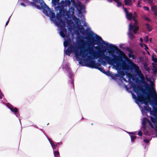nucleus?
<instances>
[{
	"label": "nucleus",
	"mask_w": 157,
	"mask_h": 157,
	"mask_svg": "<svg viewBox=\"0 0 157 157\" xmlns=\"http://www.w3.org/2000/svg\"><path fill=\"white\" fill-rule=\"evenodd\" d=\"M80 52L76 48L74 51L79 63L82 66L98 69L108 76L117 80L115 77H119V81H127L123 76L126 75L129 83L131 80L139 83H144L145 78L139 67L129 59L128 64L119 60V57L114 51H108L105 54L103 51L91 50L85 54L86 48L82 46Z\"/></svg>",
	"instance_id": "nucleus-1"
},
{
	"label": "nucleus",
	"mask_w": 157,
	"mask_h": 157,
	"mask_svg": "<svg viewBox=\"0 0 157 157\" xmlns=\"http://www.w3.org/2000/svg\"><path fill=\"white\" fill-rule=\"evenodd\" d=\"M68 19L67 21V24L68 25V32L67 33V30L65 28V24L64 23L61 21L60 16L58 15L57 17V19L54 20V17H52L53 20H51L56 25V26L59 29V34L64 39L65 41L63 42V45L65 48L64 50V54L70 56L71 53L73 52L75 54L76 60L78 61L75 56V52L74 51L76 48L78 49V51L79 53L80 52V50L82 48V46L86 48V51L84 52L85 54L89 52L91 50L94 51L92 48H88L86 47V44L82 40H77L78 46L75 43H73V44H71V41L69 37L70 33H71V30H74L77 35L78 38L82 40L83 38L82 36L79 34L80 33L84 35L85 33V29L83 26L81 25V22L79 19L75 16L71 17L72 21H70L71 17L69 16L67 17Z\"/></svg>",
	"instance_id": "nucleus-2"
},
{
	"label": "nucleus",
	"mask_w": 157,
	"mask_h": 157,
	"mask_svg": "<svg viewBox=\"0 0 157 157\" xmlns=\"http://www.w3.org/2000/svg\"><path fill=\"white\" fill-rule=\"evenodd\" d=\"M147 82L150 81V84L149 85L145 81L144 83L145 89L139 87L138 85L132 84L131 86L134 92L137 95V97L134 94L132 91H130L132 95L133 98L135 100L136 103L139 105L143 115L147 116V112H149L150 114L153 115L154 117H150V118L155 126L157 125V110H151L148 105V104L152 106L155 109V106H157V94L154 87V83L152 81L146 78Z\"/></svg>",
	"instance_id": "nucleus-3"
},
{
	"label": "nucleus",
	"mask_w": 157,
	"mask_h": 157,
	"mask_svg": "<svg viewBox=\"0 0 157 157\" xmlns=\"http://www.w3.org/2000/svg\"><path fill=\"white\" fill-rule=\"evenodd\" d=\"M71 1L70 0H62L61 2L58 4V5L55 7V9L56 10H59L60 12L62 13V12H63V16L61 15L60 14L58 13L57 14L56 17H55V13L53 12V10H51L49 8L50 10L54 13V20H56L57 19V17L58 15H59L60 16V19H61V21L65 23V21L67 23V21L68 19L67 16H69L70 17H71V20L69 19L70 20L72 21L71 17L72 16H75L74 15V14L71 15H69L68 14V13L69 12V11L68 12L67 11V7L70 6L71 4Z\"/></svg>",
	"instance_id": "nucleus-4"
},
{
	"label": "nucleus",
	"mask_w": 157,
	"mask_h": 157,
	"mask_svg": "<svg viewBox=\"0 0 157 157\" xmlns=\"http://www.w3.org/2000/svg\"><path fill=\"white\" fill-rule=\"evenodd\" d=\"M33 2H30V5L33 7H34L38 9H40L41 8L42 9L43 13L47 16L49 17L51 20H53L52 17H54V14L52 12L43 0H32Z\"/></svg>",
	"instance_id": "nucleus-5"
},
{
	"label": "nucleus",
	"mask_w": 157,
	"mask_h": 157,
	"mask_svg": "<svg viewBox=\"0 0 157 157\" xmlns=\"http://www.w3.org/2000/svg\"><path fill=\"white\" fill-rule=\"evenodd\" d=\"M123 9L125 13L126 17L128 20H131L132 17L135 22L134 25H132V23H130L129 25L128 35L130 39H132L134 38V36L132 33L130 32V31H132L134 33H136L138 29V27L137 25V22L135 18L136 16V14H135L132 16L131 13L130 12L128 13L126 8L123 7Z\"/></svg>",
	"instance_id": "nucleus-6"
},
{
	"label": "nucleus",
	"mask_w": 157,
	"mask_h": 157,
	"mask_svg": "<svg viewBox=\"0 0 157 157\" xmlns=\"http://www.w3.org/2000/svg\"><path fill=\"white\" fill-rule=\"evenodd\" d=\"M71 0L72 2V4L71 7L69 9V12L67 14L71 16L73 15L74 13L75 8L78 12V16L79 17H82V18L85 20L84 17L83 16L82 14L83 12H85L84 6L78 1H77L76 4L75 0Z\"/></svg>",
	"instance_id": "nucleus-7"
},
{
	"label": "nucleus",
	"mask_w": 157,
	"mask_h": 157,
	"mask_svg": "<svg viewBox=\"0 0 157 157\" xmlns=\"http://www.w3.org/2000/svg\"><path fill=\"white\" fill-rule=\"evenodd\" d=\"M86 31L89 33L90 35L93 36L97 40V42L98 44H104L106 46L109 45L110 47L115 48V46L113 44H109L107 41H104L102 40L101 38L98 35L94 33L91 30V28L89 26L87 27Z\"/></svg>",
	"instance_id": "nucleus-8"
},
{
	"label": "nucleus",
	"mask_w": 157,
	"mask_h": 157,
	"mask_svg": "<svg viewBox=\"0 0 157 157\" xmlns=\"http://www.w3.org/2000/svg\"><path fill=\"white\" fill-rule=\"evenodd\" d=\"M142 127L141 129L144 132L145 135H147V130L148 128H153L154 126L151 123L147 118H143L142 120Z\"/></svg>",
	"instance_id": "nucleus-9"
},
{
	"label": "nucleus",
	"mask_w": 157,
	"mask_h": 157,
	"mask_svg": "<svg viewBox=\"0 0 157 157\" xmlns=\"http://www.w3.org/2000/svg\"><path fill=\"white\" fill-rule=\"evenodd\" d=\"M7 107L13 112L15 114L17 117V113L18 109L16 107H13L11 104L9 103H7L6 105Z\"/></svg>",
	"instance_id": "nucleus-10"
},
{
	"label": "nucleus",
	"mask_w": 157,
	"mask_h": 157,
	"mask_svg": "<svg viewBox=\"0 0 157 157\" xmlns=\"http://www.w3.org/2000/svg\"><path fill=\"white\" fill-rule=\"evenodd\" d=\"M135 2V0H124V1L125 5L128 6L132 5L133 2Z\"/></svg>",
	"instance_id": "nucleus-11"
},
{
	"label": "nucleus",
	"mask_w": 157,
	"mask_h": 157,
	"mask_svg": "<svg viewBox=\"0 0 157 157\" xmlns=\"http://www.w3.org/2000/svg\"><path fill=\"white\" fill-rule=\"evenodd\" d=\"M62 67L63 69H64L67 71H70V69L69 67V65L68 63H67L66 64H65L64 63H63Z\"/></svg>",
	"instance_id": "nucleus-12"
},
{
	"label": "nucleus",
	"mask_w": 157,
	"mask_h": 157,
	"mask_svg": "<svg viewBox=\"0 0 157 157\" xmlns=\"http://www.w3.org/2000/svg\"><path fill=\"white\" fill-rule=\"evenodd\" d=\"M151 10L154 12V15L157 16V6H153L151 7Z\"/></svg>",
	"instance_id": "nucleus-13"
},
{
	"label": "nucleus",
	"mask_w": 157,
	"mask_h": 157,
	"mask_svg": "<svg viewBox=\"0 0 157 157\" xmlns=\"http://www.w3.org/2000/svg\"><path fill=\"white\" fill-rule=\"evenodd\" d=\"M48 140L50 144L51 145L53 149H54L57 146V144L54 143V142L50 138H48Z\"/></svg>",
	"instance_id": "nucleus-14"
},
{
	"label": "nucleus",
	"mask_w": 157,
	"mask_h": 157,
	"mask_svg": "<svg viewBox=\"0 0 157 157\" xmlns=\"http://www.w3.org/2000/svg\"><path fill=\"white\" fill-rule=\"evenodd\" d=\"M146 28L148 31H151L152 29V27L151 26L149 25V24L147 23L146 24Z\"/></svg>",
	"instance_id": "nucleus-15"
},
{
	"label": "nucleus",
	"mask_w": 157,
	"mask_h": 157,
	"mask_svg": "<svg viewBox=\"0 0 157 157\" xmlns=\"http://www.w3.org/2000/svg\"><path fill=\"white\" fill-rule=\"evenodd\" d=\"M59 0H52V2L54 6H55L57 4L58 6V4L59 3Z\"/></svg>",
	"instance_id": "nucleus-16"
},
{
	"label": "nucleus",
	"mask_w": 157,
	"mask_h": 157,
	"mask_svg": "<svg viewBox=\"0 0 157 157\" xmlns=\"http://www.w3.org/2000/svg\"><path fill=\"white\" fill-rule=\"evenodd\" d=\"M114 1L117 3V7H120L121 6V3L120 2L118 1V0H114Z\"/></svg>",
	"instance_id": "nucleus-17"
},
{
	"label": "nucleus",
	"mask_w": 157,
	"mask_h": 157,
	"mask_svg": "<svg viewBox=\"0 0 157 157\" xmlns=\"http://www.w3.org/2000/svg\"><path fill=\"white\" fill-rule=\"evenodd\" d=\"M128 56L129 58H132V59H135L136 58L135 56L133 54V53L128 54Z\"/></svg>",
	"instance_id": "nucleus-18"
},
{
	"label": "nucleus",
	"mask_w": 157,
	"mask_h": 157,
	"mask_svg": "<svg viewBox=\"0 0 157 157\" xmlns=\"http://www.w3.org/2000/svg\"><path fill=\"white\" fill-rule=\"evenodd\" d=\"M53 152L55 157H60L59 153L58 151H54Z\"/></svg>",
	"instance_id": "nucleus-19"
},
{
	"label": "nucleus",
	"mask_w": 157,
	"mask_h": 157,
	"mask_svg": "<svg viewBox=\"0 0 157 157\" xmlns=\"http://www.w3.org/2000/svg\"><path fill=\"white\" fill-rule=\"evenodd\" d=\"M152 60L155 63H157V58L154 56V55H153L151 56Z\"/></svg>",
	"instance_id": "nucleus-20"
},
{
	"label": "nucleus",
	"mask_w": 157,
	"mask_h": 157,
	"mask_svg": "<svg viewBox=\"0 0 157 157\" xmlns=\"http://www.w3.org/2000/svg\"><path fill=\"white\" fill-rule=\"evenodd\" d=\"M130 137L131 141L132 142H133L136 138V136H134L131 135L130 136Z\"/></svg>",
	"instance_id": "nucleus-21"
},
{
	"label": "nucleus",
	"mask_w": 157,
	"mask_h": 157,
	"mask_svg": "<svg viewBox=\"0 0 157 157\" xmlns=\"http://www.w3.org/2000/svg\"><path fill=\"white\" fill-rule=\"evenodd\" d=\"M127 50L128 52V54H131L132 53H133L132 50L129 48H128L127 49Z\"/></svg>",
	"instance_id": "nucleus-22"
},
{
	"label": "nucleus",
	"mask_w": 157,
	"mask_h": 157,
	"mask_svg": "<svg viewBox=\"0 0 157 157\" xmlns=\"http://www.w3.org/2000/svg\"><path fill=\"white\" fill-rule=\"evenodd\" d=\"M148 37L147 36H146L144 38V40L146 42H147L148 41Z\"/></svg>",
	"instance_id": "nucleus-23"
},
{
	"label": "nucleus",
	"mask_w": 157,
	"mask_h": 157,
	"mask_svg": "<svg viewBox=\"0 0 157 157\" xmlns=\"http://www.w3.org/2000/svg\"><path fill=\"white\" fill-rule=\"evenodd\" d=\"M83 25L84 26H86V27H87L88 26H89V25H88L86 21H84L83 22Z\"/></svg>",
	"instance_id": "nucleus-24"
},
{
	"label": "nucleus",
	"mask_w": 157,
	"mask_h": 157,
	"mask_svg": "<svg viewBox=\"0 0 157 157\" xmlns=\"http://www.w3.org/2000/svg\"><path fill=\"white\" fill-rule=\"evenodd\" d=\"M151 139L149 140L147 139H144V141L146 143H148L149 142V141L151 140Z\"/></svg>",
	"instance_id": "nucleus-25"
},
{
	"label": "nucleus",
	"mask_w": 157,
	"mask_h": 157,
	"mask_svg": "<svg viewBox=\"0 0 157 157\" xmlns=\"http://www.w3.org/2000/svg\"><path fill=\"white\" fill-rule=\"evenodd\" d=\"M144 9L145 10L149 11V8L147 6H144L143 7Z\"/></svg>",
	"instance_id": "nucleus-26"
},
{
	"label": "nucleus",
	"mask_w": 157,
	"mask_h": 157,
	"mask_svg": "<svg viewBox=\"0 0 157 157\" xmlns=\"http://www.w3.org/2000/svg\"><path fill=\"white\" fill-rule=\"evenodd\" d=\"M3 95L2 93L1 90H0V99L2 98V97H3Z\"/></svg>",
	"instance_id": "nucleus-27"
},
{
	"label": "nucleus",
	"mask_w": 157,
	"mask_h": 157,
	"mask_svg": "<svg viewBox=\"0 0 157 157\" xmlns=\"http://www.w3.org/2000/svg\"><path fill=\"white\" fill-rule=\"evenodd\" d=\"M144 19L145 20H146V21H147L149 22L151 21V20L149 18L147 17H145L144 18Z\"/></svg>",
	"instance_id": "nucleus-28"
},
{
	"label": "nucleus",
	"mask_w": 157,
	"mask_h": 157,
	"mask_svg": "<svg viewBox=\"0 0 157 157\" xmlns=\"http://www.w3.org/2000/svg\"><path fill=\"white\" fill-rule=\"evenodd\" d=\"M142 132L141 131H140L138 132V135L139 136H142Z\"/></svg>",
	"instance_id": "nucleus-29"
},
{
	"label": "nucleus",
	"mask_w": 157,
	"mask_h": 157,
	"mask_svg": "<svg viewBox=\"0 0 157 157\" xmlns=\"http://www.w3.org/2000/svg\"><path fill=\"white\" fill-rule=\"evenodd\" d=\"M125 131L126 132L128 133L129 134H132V135H135V134H136L135 133V132H128L126 131Z\"/></svg>",
	"instance_id": "nucleus-30"
},
{
	"label": "nucleus",
	"mask_w": 157,
	"mask_h": 157,
	"mask_svg": "<svg viewBox=\"0 0 157 157\" xmlns=\"http://www.w3.org/2000/svg\"><path fill=\"white\" fill-rule=\"evenodd\" d=\"M149 1V2L150 3H153V1H155V0H148Z\"/></svg>",
	"instance_id": "nucleus-31"
},
{
	"label": "nucleus",
	"mask_w": 157,
	"mask_h": 157,
	"mask_svg": "<svg viewBox=\"0 0 157 157\" xmlns=\"http://www.w3.org/2000/svg\"><path fill=\"white\" fill-rule=\"evenodd\" d=\"M10 17H9V19L6 22V26L8 24L9 22V20H10Z\"/></svg>",
	"instance_id": "nucleus-32"
},
{
	"label": "nucleus",
	"mask_w": 157,
	"mask_h": 157,
	"mask_svg": "<svg viewBox=\"0 0 157 157\" xmlns=\"http://www.w3.org/2000/svg\"><path fill=\"white\" fill-rule=\"evenodd\" d=\"M21 6H24V7H25V4L24 3H21Z\"/></svg>",
	"instance_id": "nucleus-33"
},
{
	"label": "nucleus",
	"mask_w": 157,
	"mask_h": 157,
	"mask_svg": "<svg viewBox=\"0 0 157 157\" xmlns=\"http://www.w3.org/2000/svg\"><path fill=\"white\" fill-rule=\"evenodd\" d=\"M90 44L91 45H92L93 46H94V44L92 41H91L90 42Z\"/></svg>",
	"instance_id": "nucleus-34"
},
{
	"label": "nucleus",
	"mask_w": 157,
	"mask_h": 157,
	"mask_svg": "<svg viewBox=\"0 0 157 157\" xmlns=\"http://www.w3.org/2000/svg\"><path fill=\"white\" fill-rule=\"evenodd\" d=\"M144 46L145 47V49L147 50V49H148V48L147 47L145 44H144Z\"/></svg>",
	"instance_id": "nucleus-35"
},
{
	"label": "nucleus",
	"mask_w": 157,
	"mask_h": 157,
	"mask_svg": "<svg viewBox=\"0 0 157 157\" xmlns=\"http://www.w3.org/2000/svg\"><path fill=\"white\" fill-rule=\"evenodd\" d=\"M137 6L138 7H141V6L140 5V4L138 3L137 5Z\"/></svg>",
	"instance_id": "nucleus-36"
},
{
	"label": "nucleus",
	"mask_w": 157,
	"mask_h": 157,
	"mask_svg": "<svg viewBox=\"0 0 157 157\" xmlns=\"http://www.w3.org/2000/svg\"><path fill=\"white\" fill-rule=\"evenodd\" d=\"M140 41L141 42H143V39H142V38H140Z\"/></svg>",
	"instance_id": "nucleus-37"
},
{
	"label": "nucleus",
	"mask_w": 157,
	"mask_h": 157,
	"mask_svg": "<svg viewBox=\"0 0 157 157\" xmlns=\"http://www.w3.org/2000/svg\"><path fill=\"white\" fill-rule=\"evenodd\" d=\"M138 3L139 4H140L141 3V2L140 1H139L138 2Z\"/></svg>",
	"instance_id": "nucleus-38"
},
{
	"label": "nucleus",
	"mask_w": 157,
	"mask_h": 157,
	"mask_svg": "<svg viewBox=\"0 0 157 157\" xmlns=\"http://www.w3.org/2000/svg\"><path fill=\"white\" fill-rule=\"evenodd\" d=\"M125 88H126V90L128 91V88H127V86L126 85H125Z\"/></svg>",
	"instance_id": "nucleus-39"
},
{
	"label": "nucleus",
	"mask_w": 157,
	"mask_h": 157,
	"mask_svg": "<svg viewBox=\"0 0 157 157\" xmlns=\"http://www.w3.org/2000/svg\"><path fill=\"white\" fill-rule=\"evenodd\" d=\"M154 73L155 74H156V71H154Z\"/></svg>",
	"instance_id": "nucleus-40"
},
{
	"label": "nucleus",
	"mask_w": 157,
	"mask_h": 157,
	"mask_svg": "<svg viewBox=\"0 0 157 157\" xmlns=\"http://www.w3.org/2000/svg\"><path fill=\"white\" fill-rule=\"evenodd\" d=\"M95 48L96 49H97L98 48L97 47H95Z\"/></svg>",
	"instance_id": "nucleus-41"
},
{
	"label": "nucleus",
	"mask_w": 157,
	"mask_h": 157,
	"mask_svg": "<svg viewBox=\"0 0 157 157\" xmlns=\"http://www.w3.org/2000/svg\"><path fill=\"white\" fill-rule=\"evenodd\" d=\"M147 53H148V54L149 55V52L148 51H147Z\"/></svg>",
	"instance_id": "nucleus-42"
},
{
	"label": "nucleus",
	"mask_w": 157,
	"mask_h": 157,
	"mask_svg": "<svg viewBox=\"0 0 157 157\" xmlns=\"http://www.w3.org/2000/svg\"><path fill=\"white\" fill-rule=\"evenodd\" d=\"M150 41L151 42V39L150 40Z\"/></svg>",
	"instance_id": "nucleus-43"
},
{
	"label": "nucleus",
	"mask_w": 157,
	"mask_h": 157,
	"mask_svg": "<svg viewBox=\"0 0 157 157\" xmlns=\"http://www.w3.org/2000/svg\"><path fill=\"white\" fill-rule=\"evenodd\" d=\"M86 2H87V0H86Z\"/></svg>",
	"instance_id": "nucleus-44"
},
{
	"label": "nucleus",
	"mask_w": 157,
	"mask_h": 157,
	"mask_svg": "<svg viewBox=\"0 0 157 157\" xmlns=\"http://www.w3.org/2000/svg\"><path fill=\"white\" fill-rule=\"evenodd\" d=\"M72 34V36H73V34Z\"/></svg>",
	"instance_id": "nucleus-45"
}]
</instances>
